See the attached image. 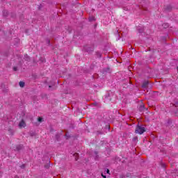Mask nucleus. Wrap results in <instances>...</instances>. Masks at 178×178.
<instances>
[{
  "instance_id": "1",
  "label": "nucleus",
  "mask_w": 178,
  "mask_h": 178,
  "mask_svg": "<svg viewBox=\"0 0 178 178\" xmlns=\"http://www.w3.org/2000/svg\"><path fill=\"white\" fill-rule=\"evenodd\" d=\"M145 131V128L140 125H138L135 130V133H136V134H143Z\"/></svg>"
},
{
  "instance_id": "2",
  "label": "nucleus",
  "mask_w": 178,
  "mask_h": 178,
  "mask_svg": "<svg viewBox=\"0 0 178 178\" xmlns=\"http://www.w3.org/2000/svg\"><path fill=\"white\" fill-rule=\"evenodd\" d=\"M19 127H26V122L24 120H22L19 124Z\"/></svg>"
},
{
  "instance_id": "3",
  "label": "nucleus",
  "mask_w": 178,
  "mask_h": 178,
  "mask_svg": "<svg viewBox=\"0 0 178 178\" xmlns=\"http://www.w3.org/2000/svg\"><path fill=\"white\" fill-rule=\"evenodd\" d=\"M74 156L75 158V161H77V159H79V154L74 153Z\"/></svg>"
},
{
  "instance_id": "4",
  "label": "nucleus",
  "mask_w": 178,
  "mask_h": 178,
  "mask_svg": "<svg viewBox=\"0 0 178 178\" xmlns=\"http://www.w3.org/2000/svg\"><path fill=\"white\" fill-rule=\"evenodd\" d=\"M147 86H148V82H145L143 84V88H147Z\"/></svg>"
},
{
  "instance_id": "5",
  "label": "nucleus",
  "mask_w": 178,
  "mask_h": 178,
  "mask_svg": "<svg viewBox=\"0 0 178 178\" xmlns=\"http://www.w3.org/2000/svg\"><path fill=\"white\" fill-rule=\"evenodd\" d=\"M19 84V87H22V88L24 87V82L23 81H20Z\"/></svg>"
},
{
  "instance_id": "6",
  "label": "nucleus",
  "mask_w": 178,
  "mask_h": 178,
  "mask_svg": "<svg viewBox=\"0 0 178 178\" xmlns=\"http://www.w3.org/2000/svg\"><path fill=\"white\" fill-rule=\"evenodd\" d=\"M95 19L94 18V17H91L89 18L90 22H92V20H95Z\"/></svg>"
},
{
  "instance_id": "7",
  "label": "nucleus",
  "mask_w": 178,
  "mask_h": 178,
  "mask_svg": "<svg viewBox=\"0 0 178 178\" xmlns=\"http://www.w3.org/2000/svg\"><path fill=\"white\" fill-rule=\"evenodd\" d=\"M38 120V122H42V118L41 117H39Z\"/></svg>"
},
{
  "instance_id": "8",
  "label": "nucleus",
  "mask_w": 178,
  "mask_h": 178,
  "mask_svg": "<svg viewBox=\"0 0 178 178\" xmlns=\"http://www.w3.org/2000/svg\"><path fill=\"white\" fill-rule=\"evenodd\" d=\"M143 109H144V106L143 105L140 106V111H143Z\"/></svg>"
},
{
  "instance_id": "9",
  "label": "nucleus",
  "mask_w": 178,
  "mask_h": 178,
  "mask_svg": "<svg viewBox=\"0 0 178 178\" xmlns=\"http://www.w3.org/2000/svg\"><path fill=\"white\" fill-rule=\"evenodd\" d=\"M105 172L109 175V170L106 169Z\"/></svg>"
},
{
  "instance_id": "10",
  "label": "nucleus",
  "mask_w": 178,
  "mask_h": 178,
  "mask_svg": "<svg viewBox=\"0 0 178 178\" xmlns=\"http://www.w3.org/2000/svg\"><path fill=\"white\" fill-rule=\"evenodd\" d=\"M102 176L103 178H106V176L104 175V174H102Z\"/></svg>"
},
{
  "instance_id": "11",
  "label": "nucleus",
  "mask_w": 178,
  "mask_h": 178,
  "mask_svg": "<svg viewBox=\"0 0 178 178\" xmlns=\"http://www.w3.org/2000/svg\"><path fill=\"white\" fill-rule=\"evenodd\" d=\"M14 70H15V72H16V70H17V68L16 67H15Z\"/></svg>"
},
{
  "instance_id": "12",
  "label": "nucleus",
  "mask_w": 178,
  "mask_h": 178,
  "mask_svg": "<svg viewBox=\"0 0 178 178\" xmlns=\"http://www.w3.org/2000/svg\"><path fill=\"white\" fill-rule=\"evenodd\" d=\"M22 168H24V165H22Z\"/></svg>"
},
{
  "instance_id": "13",
  "label": "nucleus",
  "mask_w": 178,
  "mask_h": 178,
  "mask_svg": "<svg viewBox=\"0 0 178 178\" xmlns=\"http://www.w3.org/2000/svg\"><path fill=\"white\" fill-rule=\"evenodd\" d=\"M134 140H137V138H135Z\"/></svg>"
},
{
  "instance_id": "14",
  "label": "nucleus",
  "mask_w": 178,
  "mask_h": 178,
  "mask_svg": "<svg viewBox=\"0 0 178 178\" xmlns=\"http://www.w3.org/2000/svg\"><path fill=\"white\" fill-rule=\"evenodd\" d=\"M49 88H51V86H49Z\"/></svg>"
}]
</instances>
